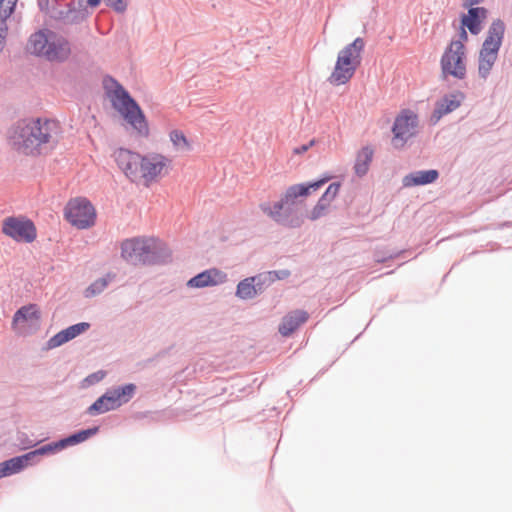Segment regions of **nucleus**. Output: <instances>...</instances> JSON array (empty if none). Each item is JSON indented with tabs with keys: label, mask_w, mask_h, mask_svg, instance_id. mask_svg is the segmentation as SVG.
<instances>
[{
	"label": "nucleus",
	"mask_w": 512,
	"mask_h": 512,
	"mask_svg": "<svg viewBox=\"0 0 512 512\" xmlns=\"http://www.w3.org/2000/svg\"><path fill=\"white\" fill-rule=\"evenodd\" d=\"M360 335H361V333L355 337L354 341H355L356 339L360 338Z\"/></svg>",
	"instance_id": "54"
},
{
	"label": "nucleus",
	"mask_w": 512,
	"mask_h": 512,
	"mask_svg": "<svg viewBox=\"0 0 512 512\" xmlns=\"http://www.w3.org/2000/svg\"><path fill=\"white\" fill-rule=\"evenodd\" d=\"M106 376V371L104 370H98L96 372H93L89 375H87L82 381H81V387L82 388H88L90 386H93L100 381H102Z\"/></svg>",
	"instance_id": "39"
},
{
	"label": "nucleus",
	"mask_w": 512,
	"mask_h": 512,
	"mask_svg": "<svg viewBox=\"0 0 512 512\" xmlns=\"http://www.w3.org/2000/svg\"><path fill=\"white\" fill-rule=\"evenodd\" d=\"M501 46L502 43L486 37L479 52L498 56Z\"/></svg>",
	"instance_id": "38"
},
{
	"label": "nucleus",
	"mask_w": 512,
	"mask_h": 512,
	"mask_svg": "<svg viewBox=\"0 0 512 512\" xmlns=\"http://www.w3.org/2000/svg\"><path fill=\"white\" fill-rule=\"evenodd\" d=\"M17 0H0V45L7 36L8 26L6 20L13 14Z\"/></svg>",
	"instance_id": "26"
},
{
	"label": "nucleus",
	"mask_w": 512,
	"mask_h": 512,
	"mask_svg": "<svg viewBox=\"0 0 512 512\" xmlns=\"http://www.w3.org/2000/svg\"><path fill=\"white\" fill-rule=\"evenodd\" d=\"M17 440L21 450L32 449L39 443L31 439L26 433H18Z\"/></svg>",
	"instance_id": "43"
},
{
	"label": "nucleus",
	"mask_w": 512,
	"mask_h": 512,
	"mask_svg": "<svg viewBox=\"0 0 512 512\" xmlns=\"http://www.w3.org/2000/svg\"><path fill=\"white\" fill-rule=\"evenodd\" d=\"M170 160L159 153H147L141 156L139 171L146 182L154 181L160 175L162 169L167 166Z\"/></svg>",
	"instance_id": "13"
},
{
	"label": "nucleus",
	"mask_w": 512,
	"mask_h": 512,
	"mask_svg": "<svg viewBox=\"0 0 512 512\" xmlns=\"http://www.w3.org/2000/svg\"><path fill=\"white\" fill-rule=\"evenodd\" d=\"M26 50L31 55L51 63H65L72 54L70 41L62 34L42 27L30 34Z\"/></svg>",
	"instance_id": "2"
},
{
	"label": "nucleus",
	"mask_w": 512,
	"mask_h": 512,
	"mask_svg": "<svg viewBox=\"0 0 512 512\" xmlns=\"http://www.w3.org/2000/svg\"><path fill=\"white\" fill-rule=\"evenodd\" d=\"M24 471L17 455L0 462V479Z\"/></svg>",
	"instance_id": "29"
},
{
	"label": "nucleus",
	"mask_w": 512,
	"mask_h": 512,
	"mask_svg": "<svg viewBox=\"0 0 512 512\" xmlns=\"http://www.w3.org/2000/svg\"><path fill=\"white\" fill-rule=\"evenodd\" d=\"M374 153V148L371 145H365L357 151L353 170L358 178H363L368 174Z\"/></svg>",
	"instance_id": "21"
},
{
	"label": "nucleus",
	"mask_w": 512,
	"mask_h": 512,
	"mask_svg": "<svg viewBox=\"0 0 512 512\" xmlns=\"http://www.w3.org/2000/svg\"><path fill=\"white\" fill-rule=\"evenodd\" d=\"M505 23L502 19L497 18L492 21L487 31V38H492L500 43H503L505 36Z\"/></svg>",
	"instance_id": "32"
},
{
	"label": "nucleus",
	"mask_w": 512,
	"mask_h": 512,
	"mask_svg": "<svg viewBox=\"0 0 512 512\" xmlns=\"http://www.w3.org/2000/svg\"><path fill=\"white\" fill-rule=\"evenodd\" d=\"M37 5L42 13L49 12L50 1L49 0H37Z\"/></svg>",
	"instance_id": "46"
},
{
	"label": "nucleus",
	"mask_w": 512,
	"mask_h": 512,
	"mask_svg": "<svg viewBox=\"0 0 512 512\" xmlns=\"http://www.w3.org/2000/svg\"><path fill=\"white\" fill-rule=\"evenodd\" d=\"M50 138L49 121L42 122L41 118L20 119L8 132L10 145L24 155L34 154L42 144L48 143Z\"/></svg>",
	"instance_id": "3"
},
{
	"label": "nucleus",
	"mask_w": 512,
	"mask_h": 512,
	"mask_svg": "<svg viewBox=\"0 0 512 512\" xmlns=\"http://www.w3.org/2000/svg\"><path fill=\"white\" fill-rule=\"evenodd\" d=\"M107 7L112 8L116 13H124L127 10L126 0H103Z\"/></svg>",
	"instance_id": "44"
},
{
	"label": "nucleus",
	"mask_w": 512,
	"mask_h": 512,
	"mask_svg": "<svg viewBox=\"0 0 512 512\" xmlns=\"http://www.w3.org/2000/svg\"><path fill=\"white\" fill-rule=\"evenodd\" d=\"M100 426H91L85 429L76 430L64 437L41 445L36 449L39 457L55 455L69 447L81 444L89 438L98 434Z\"/></svg>",
	"instance_id": "8"
},
{
	"label": "nucleus",
	"mask_w": 512,
	"mask_h": 512,
	"mask_svg": "<svg viewBox=\"0 0 512 512\" xmlns=\"http://www.w3.org/2000/svg\"><path fill=\"white\" fill-rule=\"evenodd\" d=\"M440 173L437 169L413 171L402 179L403 187H417L432 184L438 180Z\"/></svg>",
	"instance_id": "19"
},
{
	"label": "nucleus",
	"mask_w": 512,
	"mask_h": 512,
	"mask_svg": "<svg viewBox=\"0 0 512 512\" xmlns=\"http://www.w3.org/2000/svg\"><path fill=\"white\" fill-rule=\"evenodd\" d=\"M227 280V274L218 268H209L203 270L191 277L186 286L188 288L202 289L213 287L224 283Z\"/></svg>",
	"instance_id": "16"
},
{
	"label": "nucleus",
	"mask_w": 512,
	"mask_h": 512,
	"mask_svg": "<svg viewBox=\"0 0 512 512\" xmlns=\"http://www.w3.org/2000/svg\"><path fill=\"white\" fill-rule=\"evenodd\" d=\"M4 45H0V53L2 52Z\"/></svg>",
	"instance_id": "53"
},
{
	"label": "nucleus",
	"mask_w": 512,
	"mask_h": 512,
	"mask_svg": "<svg viewBox=\"0 0 512 512\" xmlns=\"http://www.w3.org/2000/svg\"><path fill=\"white\" fill-rule=\"evenodd\" d=\"M465 99V94L461 91H454L443 95L436 101L434 110L430 116V123L437 124L442 117L455 111L460 107L462 101Z\"/></svg>",
	"instance_id": "14"
},
{
	"label": "nucleus",
	"mask_w": 512,
	"mask_h": 512,
	"mask_svg": "<svg viewBox=\"0 0 512 512\" xmlns=\"http://www.w3.org/2000/svg\"><path fill=\"white\" fill-rule=\"evenodd\" d=\"M307 195L302 188L300 183L293 184L289 186L285 192L281 195L280 199L277 201V207H281L283 203L290 204V206H297L300 208L301 205L304 204Z\"/></svg>",
	"instance_id": "23"
},
{
	"label": "nucleus",
	"mask_w": 512,
	"mask_h": 512,
	"mask_svg": "<svg viewBox=\"0 0 512 512\" xmlns=\"http://www.w3.org/2000/svg\"><path fill=\"white\" fill-rule=\"evenodd\" d=\"M165 353H166V352H164V351H163V352H160V353L158 354V356H163V355H165Z\"/></svg>",
	"instance_id": "52"
},
{
	"label": "nucleus",
	"mask_w": 512,
	"mask_h": 512,
	"mask_svg": "<svg viewBox=\"0 0 512 512\" xmlns=\"http://www.w3.org/2000/svg\"><path fill=\"white\" fill-rule=\"evenodd\" d=\"M142 154L126 148H120L116 155V163L125 176L135 182L139 176V164Z\"/></svg>",
	"instance_id": "15"
},
{
	"label": "nucleus",
	"mask_w": 512,
	"mask_h": 512,
	"mask_svg": "<svg viewBox=\"0 0 512 512\" xmlns=\"http://www.w3.org/2000/svg\"><path fill=\"white\" fill-rule=\"evenodd\" d=\"M341 185L342 183L340 181L330 183L318 200L330 206L339 194Z\"/></svg>",
	"instance_id": "35"
},
{
	"label": "nucleus",
	"mask_w": 512,
	"mask_h": 512,
	"mask_svg": "<svg viewBox=\"0 0 512 512\" xmlns=\"http://www.w3.org/2000/svg\"><path fill=\"white\" fill-rule=\"evenodd\" d=\"M148 240V252L145 254L144 265L167 264L172 260V253L169 247L156 238Z\"/></svg>",
	"instance_id": "18"
},
{
	"label": "nucleus",
	"mask_w": 512,
	"mask_h": 512,
	"mask_svg": "<svg viewBox=\"0 0 512 512\" xmlns=\"http://www.w3.org/2000/svg\"><path fill=\"white\" fill-rule=\"evenodd\" d=\"M235 296L241 300H249L258 296L252 276L246 277L238 282Z\"/></svg>",
	"instance_id": "27"
},
{
	"label": "nucleus",
	"mask_w": 512,
	"mask_h": 512,
	"mask_svg": "<svg viewBox=\"0 0 512 512\" xmlns=\"http://www.w3.org/2000/svg\"><path fill=\"white\" fill-rule=\"evenodd\" d=\"M463 8L467 9L468 12L460 14V23L466 26L472 35H478L482 31L485 20L487 19L489 13L488 9L483 6Z\"/></svg>",
	"instance_id": "17"
},
{
	"label": "nucleus",
	"mask_w": 512,
	"mask_h": 512,
	"mask_svg": "<svg viewBox=\"0 0 512 512\" xmlns=\"http://www.w3.org/2000/svg\"><path fill=\"white\" fill-rule=\"evenodd\" d=\"M466 28V26L460 23L458 31L459 40H452L441 56L440 66L443 78L452 76L462 80L466 77L465 43L468 41Z\"/></svg>",
	"instance_id": "5"
},
{
	"label": "nucleus",
	"mask_w": 512,
	"mask_h": 512,
	"mask_svg": "<svg viewBox=\"0 0 512 512\" xmlns=\"http://www.w3.org/2000/svg\"><path fill=\"white\" fill-rule=\"evenodd\" d=\"M115 277L116 274L109 272L106 275L96 279L85 289L84 296L86 298H90L99 295Z\"/></svg>",
	"instance_id": "28"
},
{
	"label": "nucleus",
	"mask_w": 512,
	"mask_h": 512,
	"mask_svg": "<svg viewBox=\"0 0 512 512\" xmlns=\"http://www.w3.org/2000/svg\"><path fill=\"white\" fill-rule=\"evenodd\" d=\"M118 409L113 396L109 389H107L101 396H99L85 411L89 416H98L106 412Z\"/></svg>",
	"instance_id": "22"
},
{
	"label": "nucleus",
	"mask_w": 512,
	"mask_h": 512,
	"mask_svg": "<svg viewBox=\"0 0 512 512\" xmlns=\"http://www.w3.org/2000/svg\"><path fill=\"white\" fill-rule=\"evenodd\" d=\"M365 41L362 37L355 38L338 52L334 69L328 77V82L334 86L345 85L355 75L362 62V52Z\"/></svg>",
	"instance_id": "4"
},
{
	"label": "nucleus",
	"mask_w": 512,
	"mask_h": 512,
	"mask_svg": "<svg viewBox=\"0 0 512 512\" xmlns=\"http://www.w3.org/2000/svg\"><path fill=\"white\" fill-rule=\"evenodd\" d=\"M102 0H86V8L88 7L94 9L97 8L101 4Z\"/></svg>",
	"instance_id": "49"
},
{
	"label": "nucleus",
	"mask_w": 512,
	"mask_h": 512,
	"mask_svg": "<svg viewBox=\"0 0 512 512\" xmlns=\"http://www.w3.org/2000/svg\"><path fill=\"white\" fill-rule=\"evenodd\" d=\"M117 408L128 403L136 394L137 386L134 383H125L109 388Z\"/></svg>",
	"instance_id": "25"
},
{
	"label": "nucleus",
	"mask_w": 512,
	"mask_h": 512,
	"mask_svg": "<svg viewBox=\"0 0 512 512\" xmlns=\"http://www.w3.org/2000/svg\"><path fill=\"white\" fill-rule=\"evenodd\" d=\"M333 178V175L326 172L322 174L320 177L300 183L302 188L304 189L307 197L310 196L313 192L319 190L322 186H324L327 182H329Z\"/></svg>",
	"instance_id": "31"
},
{
	"label": "nucleus",
	"mask_w": 512,
	"mask_h": 512,
	"mask_svg": "<svg viewBox=\"0 0 512 512\" xmlns=\"http://www.w3.org/2000/svg\"><path fill=\"white\" fill-rule=\"evenodd\" d=\"M102 83L112 108L138 137L148 138L150 129L147 117L131 93L109 74L103 77Z\"/></svg>",
	"instance_id": "1"
},
{
	"label": "nucleus",
	"mask_w": 512,
	"mask_h": 512,
	"mask_svg": "<svg viewBox=\"0 0 512 512\" xmlns=\"http://www.w3.org/2000/svg\"><path fill=\"white\" fill-rule=\"evenodd\" d=\"M64 218L77 229H88L95 224L97 212L86 197H76L65 205Z\"/></svg>",
	"instance_id": "6"
},
{
	"label": "nucleus",
	"mask_w": 512,
	"mask_h": 512,
	"mask_svg": "<svg viewBox=\"0 0 512 512\" xmlns=\"http://www.w3.org/2000/svg\"><path fill=\"white\" fill-rule=\"evenodd\" d=\"M170 140L174 147L177 150L181 151H189L191 149V145L186 137V135L178 129H174L169 133Z\"/></svg>",
	"instance_id": "33"
},
{
	"label": "nucleus",
	"mask_w": 512,
	"mask_h": 512,
	"mask_svg": "<svg viewBox=\"0 0 512 512\" xmlns=\"http://www.w3.org/2000/svg\"><path fill=\"white\" fill-rule=\"evenodd\" d=\"M328 208H329L328 205H326L323 202H320L318 200L317 203L312 208V210L310 211L308 218L311 221L318 220L319 218H321L322 216H324L326 214Z\"/></svg>",
	"instance_id": "41"
},
{
	"label": "nucleus",
	"mask_w": 512,
	"mask_h": 512,
	"mask_svg": "<svg viewBox=\"0 0 512 512\" xmlns=\"http://www.w3.org/2000/svg\"><path fill=\"white\" fill-rule=\"evenodd\" d=\"M17 457H18L22 467L24 468V470L27 467L34 466V465L38 464L40 461V457L35 448L26 453H23L21 455H17Z\"/></svg>",
	"instance_id": "37"
},
{
	"label": "nucleus",
	"mask_w": 512,
	"mask_h": 512,
	"mask_svg": "<svg viewBox=\"0 0 512 512\" xmlns=\"http://www.w3.org/2000/svg\"><path fill=\"white\" fill-rule=\"evenodd\" d=\"M150 414H151V413H150V412H148V411H146V412H139V413H137V414H136V416H135V417H136L137 419H142V418L147 417V416H148V415H150Z\"/></svg>",
	"instance_id": "50"
},
{
	"label": "nucleus",
	"mask_w": 512,
	"mask_h": 512,
	"mask_svg": "<svg viewBox=\"0 0 512 512\" xmlns=\"http://www.w3.org/2000/svg\"><path fill=\"white\" fill-rule=\"evenodd\" d=\"M406 252H407L406 250H400V251L391 252V253H383L381 251H376L374 254V259L378 263H385L386 261H388L390 259H394V258H398V257L402 256Z\"/></svg>",
	"instance_id": "42"
},
{
	"label": "nucleus",
	"mask_w": 512,
	"mask_h": 512,
	"mask_svg": "<svg viewBox=\"0 0 512 512\" xmlns=\"http://www.w3.org/2000/svg\"><path fill=\"white\" fill-rule=\"evenodd\" d=\"M273 283L277 280H284L288 278L291 274V272L288 269H281V270H272L268 271Z\"/></svg>",
	"instance_id": "45"
},
{
	"label": "nucleus",
	"mask_w": 512,
	"mask_h": 512,
	"mask_svg": "<svg viewBox=\"0 0 512 512\" xmlns=\"http://www.w3.org/2000/svg\"><path fill=\"white\" fill-rule=\"evenodd\" d=\"M314 144H315V139H312L308 143H306L305 145L308 146V150H309L312 146H314Z\"/></svg>",
	"instance_id": "51"
},
{
	"label": "nucleus",
	"mask_w": 512,
	"mask_h": 512,
	"mask_svg": "<svg viewBox=\"0 0 512 512\" xmlns=\"http://www.w3.org/2000/svg\"><path fill=\"white\" fill-rule=\"evenodd\" d=\"M261 211L272 219L276 224L287 228H299L304 223V216L297 206L283 203L277 208V201L273 205L270 202L259 204Z\"/></svg>",
	"instance_id": "7"
},
{
	"label": "nucleus",
	"mask_w": 512,
	"mask_h": 512,
	"mask_svg": "<svg viewBox=\"0 0 512 512\" xmlns=\"http://www.w3.org/2000/svg\"><path fill=\"white\" fill-rule=\"evenodd\" d=\"M498 56L479 52L478 74L482 79H487Z\"/></svg>",
	"instance_id": "30"
},
{
	"label": "nucleus",
	"mask_w": 512,
	"mask_h": 512,
	"mask_svg": "<svg viewBox=\"0 0 512 512\" xmlns=\"http://www.w3.org/2000/svg\"><path fill=\"white\" fill-rule=\"evenodd\" d=\"M47 14L56 21L73 25L84 22L89 17L90 12L84 7L83 0L78 1V7L75 6V2L72 0L65 5L64 9L61 8L59 0H53Z\"/></svg>",
	"instance_id": "11"
},
{
	"label": "nucleus",
	"mask_w": 512,
	"mask_h": 512,
	"mask_svg": "<svg viewBox=\"0 0 512 512\" xmlns=\"http://www.w3.org/2000/svg\"><path fill=\"white\" fill-rule=\"evenodd\" d=\"M419 123L418 115L411 109H403L395 117L391 131L393 133L392 145L395 149H402L409 139L415 137Z\"/></svg>",
	"instance_id": "9"
},
{
	"label": "nucleus",
	"mask_w": 512,
	"mask_h": 512,
	"mask_svg": "<svg viewBox=\"0 0 512 512\" xmlns=\"http://www.w3.org/2000/svg\"><path fill=\"white\" fill-rule=\"evenodd\" d=\"M484 0H463L462 7H472L477 6L482 3Z\"/></svg>",
	"instance_id": "47"
},
{
	"label": "nucleus",
	"mask_w": 512,
	"mask_h": 512,
	"mask_svg": "<svg viewBox=\"0 0 512 512\" xmlns=\"http://www.w3.org/2000/svg\"><path fill=\"white\" fill-rule=\"evenodd\" d=\"M89 328H90V323H88V322H79V323H76V324L66 327V329L71 337V340H73L76 337H78L79 335L83 334Z\"/></svg>",
	"instance_id": "40"
},
{
	"label": "nucleus",
	"mask_w": 512,
	"mask_h": 512,
	"mask_svg": "<svg viewBox=\"0 0 512 512\" xmlns=\"http://www.w3.org/2000/svg\"><path fill=\"white\" fill-rule=\"evenodd\" d=\"M2 232L18 243H32L37 237L34 222L26 216H10L3 220Z\"/></svg>",
	"instance_id": "10"
},
{
	"label": "nucleus",
	"mask_w": 512,
	"mask_h": 512,
	"mask_svg": "<svg viewBox=\"0 0 512 512\" xmlns=\"http://www.w3.org/2000/svg\"><path fill=\"white\" fill-rule=\"evenodd\" d=\"M69 341H71V337H70L67 329L64 328L49 338V340L46 342L45 349H47V350L55 349L57 347H60L64 344H66Z\"/></svg>",
	"instance_id": "34"
},
{
	"label": "nucleus",
	"mask_w": 512,
	"mask_h": 512,
	"mask_svg": "<svg viewBox=\"0 0 512 512\" xmlns=\"http://www.w3.org/2000/svg\"><path fill=\"white\" fill-rule=\"evenodd\" d=\"M252 279L254 280L258 295L262 294L269 286L273 284L268 271L254 275L252 276Z\"/></svg>",
	"instance_id": "36"
},
{
	"label": "nucleus",
	"mask_w": 512,
	"mask_h": 512,
	"mask_svg": "<svg viewBox=\"0 0 512 512\" xmlns=\"http://www.w3.org/2000/svg\"><path fill=\"white\" fill-rule=\"evenodd\" d=\"M308 151V146H306L305 144H302L298 147H295L293 149V153L294 154H297V155H301V154H304L305 152Z\"/></svg>",
	"instance_id": "48"
},
{
	"label": "nucleus",
	"mask_w": 512,
	"mask_h": 512,
	"mask_svg": "<svg viewBox=\"0 0 512 512\" xmlns=\"http://www.w3.org/2000/svg\"><path fill=\"white\" fill-rule=\"evenodd\" d=\"M148 252V240L140 237L125 239L121 243V257L129 264H143Z\"/></svg>",
	"instance_id": "12"
},
{
	"label": "nucleus",
	"mask_w": 512,
	"mask_h": 512,
	"mask_svg": "<svg viewBox=\"0 0 512 512\" xmlns=\"http://www.w3.org/2000/svg\"><path fill=\"white\" fill-rule=\"evenodd\" d=\"M309 318V314L305 310H294L286 314L279 324L278 331L284 336H290L298 327L305 323Z\"/></svg>",
	"instance_id": "20"
},
{
	"label": "nucleus",
	"mask_w": 512,
	"mask_h": 512,
	"mask_svg": "<svg viewBox=\"0 0 512 512\" xmlns=\"http://www.w3.org/2000/svg\"><path fill=\"white\" fill-rule=\"evenodd\" d=\"M41 319V311L39 306L35 303H29L21 306L16 310L12 317V326L14 327L16 324L20 322H29L35 321L37 324Z\"/></svg>",
	"instance_id": "24"
}]
</instances>
